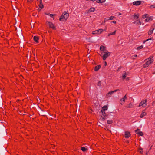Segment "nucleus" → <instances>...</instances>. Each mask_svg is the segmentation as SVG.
Returning a JSON list of instances; mask_svg holds the SVG:
<instances>
[{"mask_svg":"<svg viewBox=\"0 0 155 155\" xmlns=\"http://www.w3.org/2000/svg\"><path fill=\"white\" fill-rule=\"evenodd\" d=\"M65 13L64 15H61L59 18V20L61 21H64L67 20V19L69 17V14L68 12H64Z\"/></svg>","mask_w":155,"mask_h":155,"instance_id":"1","label":"nucleus"},{"mask_svg":"<svg viewBox=\"0 0 155 155\" xmlns=\"http://www.w3.org/2000/svg\"><path fill=\"white\" fill-rule=\"evenodd\" d=\"M146 60L147 61L146 63L143 64V68H146L150 65L151 63L153 61V60L151 58H149L146 59Z\"/></svg>","mask_w":155,"mask_h":155,"instance_id":"2","label":"nucleus"},{"mask_svg":"<svg viewBox=\"0 0 155 155\" xmlns=\"http://www.w3.org/2000/svg\"><path fill=\"white\" fill-rule=\"evenodd\" d=\"M104 54V55L102 56L103 59L104 60H105L106 58L109 57L110 54V53L107 51H104L103 52V54Z\"/></svg>","mask_w":155,"mask_h":155,"instance_id":"3","label":"nucleus"},{"mask_svg":"<svg viewBox=\"0 0 155 155\" xmlns=\"http://www.w3.org/2000/svg\"><path fill=\"white\" fill-rule=\"evenodd\" d=\"M6 133V129L4 125L0 127V133L1 134H5Z\"/></svg>","mask_w":155,"mask_h":155,"instance_id":"4","label":"nucleus"},{"mask_svg":"<svg viewBox=\"0 0 155 155\" xmlns=\"http://www.w3.org/2000/svg\"><path fill=\"white\" fill-rule=\"evenodd\" d=\"M100 49L101 51H102V52L101 53V54L100 55L101 56H102V54H103V52H104V51H107V50L106 49L105 47L104 46H103V45H101L100 47Z\"/></svg>","mask_w":155,"mask_h":155,"instance_id":"5","label":"nucleus"},{"mask_svg":"<svg viewBox=\"0 0 155 155\" xmlns=\"http://www.w3.org/2000/svg\"><path fill=\"white\" fill-rule=\"evenodd\" d=\"M118 90H119V89H116V90H114V91H110L106 94V96L108 97H110V95H111L113 93H114L115 92H116V91H118Z\"/></svg>","mask_w":155,"mask_h":155,"instance_id":"6","label":"nucleus"},{"mask_svg":"<svg viewBox=\"0 0 155 155\" xmlns=\"http://www.w3.org/2000/svg\"><path fill=\"white\" fill-rule=\"evenodd\" d=\"M47 23L48 25L50 28H52L53 29H55V27L52 22L49 21H47Z\"/></svg>","mask_w":155,"mask_h":155,"instance_id":"7","label":"nucleus"},{"mask_svg":"<svg viewBox=\"0 0 155 155\" xmlns=\"http://www.w3.org/2000/svg\"><path fill=\"white\" fill-rule=\"evenodd\" d=\"M141 3V1H134L133 2V5H140Z\"/></svg>","mask_w":155,"mask_h":155,"instance_id":"8","label":"nucleus"},{"mask_svg":"<svg viewBox=\"0 0 155 155\" xmlns=\"http://www.w3.org/2000/svg\"><path fill=\"white\" fill-rule=\"evenodd\" d=\"M130 132L128 131H125V137L126 138H128L130 136Z\"/></svg>","mask_w":155,"mask_h":155,"instance_id":"9","label":"nucleus"},{"mask_svg":"<svg viewBox=\"0 0 155 155\" xmlns=\"http://www.w3.org/2000/svg\"><path fill=\"white\" fill-rule=\"evenodd\" d=\"M140 130L139 129H137V130H135V132L137 134H138L141 136H143V134L142 131H140V132H137V131H139Z\"/></svg>","mask_w":155,"mask_h":155,"instance_id":"10","label":"nucleus"},{"mask_svg":"<svg viewBox=\"0 0 155 155\" xmlns=\"http://www.w3.org/2000/svg\"><path fill=\"white\" fill-rule=\"evenodd\" d=\"M39 6V8H40L41 9L43 8L44 6L42 4V0H40Z\"/></svg>","mask_w":155,"mask_h":155,"instance_id":"11","label":"nucleus"},{"mask_svg":"<svg viewBox=\"0 0 155 155\" xmlns=\"http://www.w3.org/2000/svg\"><path fill=\"white\" fill-rule=\"evenodd\" d=\"M101 65H99L97 66H96L94 68V70L95 71H97L99 69L101 68Z\"/></svg>","mask_w":155,"mask_h":155,"instance_id":"12","label":"nucleus"},{"mask_svg":"<svg viewBox=\"0 0 155 155\" xmlns=\"http://www.w3.org/2000/svg\"><path fill=\"white\" fill-rule=\"evenodd\" d=\"M154 29V28H152L149 30L148 32V34L149 35H151L153 33V31Z\"/></svg>","mask_w":155,"mask_h":155,"instance_id":"13","label":"nucleus"},{"mask_svg":"<svg viewBox=\"0 0 155 155\" xmlns=\"http://www.w3.org/2000/svg\"><path fill=\"white\" fill-rule=\"evenodd\" d=\"M33 39L34 40V41L36 42V43L38 42V41L39 39V37H38L37 36H35L34 37Z\"/></svg>","mask_w":155,"mask_h":155,"instance_id":"14","label":"nucleus"},{"mask_svg":"<svg viewBox=\"0 0 155 155\" xmlns=\"http://www.w3.org/2000/svg\"><path fill=\"white\" fill-rule=\"evenodd\" d=\"M147 101V100L146 99L145 100L142 101H141V102L143 105V107H144L146 106L147 105L146 102Z\"/></svg>","mask_w":155,"mask_h":155,"instance_id":"15","label":"nucleus"},{"mask_svg":"<svg viewBox=\"0 0 155 155\" xmlns=\"http://www.w3.org/2000/svg\"><path fill=\"white\" fill-rule=\"evenodd\" d=\"M134 107L133 104L131 103L128 104L127 106L126 107L127 108H133Z\"/></svg>","mask_w":155,"mask_h":155,"instance_id":"16","label":"nucleus"},{"mask_svg":"<svg viewBox=\"0 0 155 155\" xmlns=\"http://www.w3.org/2000/svg\"><path fill=\"white\" fill-rule=\"evenodd\" d=\"M147 114V113L146 112H143L140 115V117L141 118H143L144 116H145Z\"/></svg>","mask_w":155,"mask_h":155,"instance_id":"17","label":"nucleus"},{"mask_svg":"<svg viewBox=\"0 0 155 155\" xmlns=\"http://www.w3.org/2000/svg\"><path fill=\"white\" fill-rule=\"evenodd\" d=\"M107 106L105 105L103 106V107L102 108V109L101 110L105 111L107 110Z\"/></svg>","mask_w":155,"mask_h":155,"instance_id":"18","label":"nucleus"},{"mask_svg":"<svg viewBox=\"0 0 155 155\" xmlns=\"http://www.w3.org/2000/svg\"><path fill=\"white\" fill-rule=\"evenodd\" d=\"M134 24H138L139 25H141V22L139 20H137L135 21L133 23Z\"/></svg>","mask_w":155,"mask_h":155,"instance_id":"19","label":"nucleus"},{"mask_svg":"<svg viewBox=\"0 0 155 155\" xmlns=\"http://www.w3.org/2000/svg\"><path fill=\"white\" fill-rule=\"evenodd\" d=\"M101 112L102 115L104 116L105 117H106V116H107V115H106V114L105 112V111L101 110Z\"/></svg>","mask_w":155,"mask_h":155,"instance_id":"20","label":"nucleus"},{"mask_svg":"<svg viewBox=\"0 0 155 155\" xmlns=\"http://www.w3.org/2000/svg\"><path fill=\"white\" fill-rule=\"evenodd\" d=\"M134 15H135L134 16V18L135 19H138L139 17V14H135Z\"/></svg>","mask_w":155,"mask_h":155,"instance_id":"21","label":"nucleus"},{"mask_svg":"<svg viewBox=\"0 0 155 155\" xmlns=\"http://www.w3.org/2000/svg\"><path fill=\"white\" fill-rule=\"evenodd\" d=\"M123 74V75L122 76V78L123 79H124L126 78V75H127V74L125 71H124V72Z\"/></svg>","mask_w":155,"mask_h":155,"instance_id":"22","label":"nucleus"},{"mask_svg":"<svg viewBox=\"0 0 155 155\" xmlns=\"http://www.w3.org/2000/svg\"><path fill=\"white\" fill-rule=\"evenodd\" d=\"M125 102V100L123 98H122L120 101V103L121 104H124Z\"/></svg>","mask_w":155,"mask_h":155,"instance_id":"23","label":"nucleus"},{"mask_svg":"<svg viewBox=\"0 0 155 155\" xmlns=\"http://www.w3.org/2000/svg\"><path fill=\"white\" fill-rule=\"evenodd\" d=\"M81 149L84 152L86 150H87V148H85V147H81Z\"/></svg>","mask_w":155,"mask_h":155,"instance_id":"24","label":"nucleus"},{"mask_svg":"<svg viewBox=\"0 0 155 155\" xmlns=\"http://www.w3.org/2000/svg\"><path fill=\"white\" fill-rule=\"evenodd\" d=\"M95 10V8H91L89 10V11L91 12H93Z\"/></svg>","mask_w":155,"mask_h":155,"instance_id":"25","label":"nucleus"},{"mask_svg":"<svg viewBox=\"0 0 155 155\" xmlns=\"http://www.w3.org/2000/svg\"><path fill=\"white\" fill-rule=\"evenodd\" d=\"M98 34L101 33L103 31V30L102 29H99L97 30Z\"/></svg>","mask_w":155,"mask_h":155,"instance_id":"26","label":"nucleus"},{"mask_svg":"<svg viewBox=\"0 0 155 155\" xmlns=\"http://www.w3.org/2000/svg\"><path fill=\"white\" fill-rule=\"evenodd\" d=\"M116 31V30H115V31L114 32H113L112 33H110L108 34V36H109L111 35H114L115 34Z\"/></svg>","mask_w":155,"mask_h":155,"instance_id":"27","label":"nucleus"},{"mask_svg":"<svg viewBox=\"0 0 155 155\" xmlns=\"http://www.w3.org/2000/svg\"><path fill=\"white\" fill-rule=\"evenodd\" d=\"M143 45H141V46L137 47V50H139L141 49L142 48H143Z\"/></svg>","mask_w":155,"mask_h":155,"instance_id":"28","label":"nucleus"},{"mask_svg":"<svg viewBox=\"0 0 155 155\" xmlns=\"http://www.w3.org/2000/svg\"><path fill=\"white\" fill-rule=\"evenodd\" d=\"M139 152L141 154H142L143 152V149L141 147H140L139 150Z\"/></svg>","mask_w":155,"mask_h":155,"instance_id":"29","label":"nucleus"},{"mask_svg":"<svg viewBox=\"0 0 155 155\" xmlns=\"http://www.w3.org/2000/svg\"><path fill=\"white\" fill-rule=\"evenodd\" d=\"M92 33L93 34H98V33L97 30H96L95 31H93L92 32Z\"/></svg>","mask_w":155,"mask_h":155,"instance_id":"30","label":"nucleus"},{"mask_svg":"<svg viewBox=\"0 0 155 155\" xmlns=\"http://www.w3.org/2000/svg\"><path fill=\"white\" fill-rule=\"evenodd\" d=\"M150 8H155V5H153L150 6Z\"/></svg>","mask_w":155,"mask_h":155,"instance_id":"31","label":"nucleus"},{"mask_svg":"<svg viewBox=\"0 0 155 155\" xmlns=\"http://www.w3.org/2000/svg\"><path fill=\"white\" fill-rule=\"evenodd\" d=\"M148 14H145L143 16V18L148 17Z\"/></svg>","mask_w":155,"mask_h":155,"instance_id":"32","label":"nucleus"},{"mask_svg":"<svg viewBox=\"0 0 155 155\" xmlns=\"http://www.w3.org/2000/svg\"><path fill=\"white\" fill-rule=\"evenodd\" d=\"M113 123V121L112 120H107V123L109 124H111Z\"/></svg>","mask_w":155,"mask_h":155,"instance_id":"33","label":"nucleus"},{"mask_svg":"<svg viewBox=\"0 0 155 155\" xmlns=\"http://www.w3.org/2000/svg\"><path fill=\"white\" fill-rule=\"evenodd\" d=\"M109 20V18H105L104 19V23H105L106 21H107Z\"/></svg>","mask_w":155,"mask_h":155,"instance_id":"34","label":"nucleus"},{"mask_svg":"<svg viewBox=\"0 0 155 155\" xmlns=\"http://www.w3.org/2000/svg\"><path fill=\"white\" fill-rule=\"evenodd\" d=\"M105 117L104 116L103 117L102 116H101V119L102 120H105Z\"/></svg>","mask_w":155,"mask_h":155,"instance_id":"35","label":"nucleus"},{"mask_svg":"<svg viewBox=\"0 0 155 155\" xmlns=\"http://www.w3.org/2000/svg\"><path fill=\"white\" fill-rule=\"evenodd\" d=\"M101 81H99L98 83H97V85L99 86H100L101 85Z\"/></svg>","mask_w":155,"mask_h":155,"instance_id":"36","label":"nucleus"},{"mask_svg":"<svg viewBox=\"0 0 155 155\" xmlns=\"http://www.w3.org/2000/svg\"><path fill=\"white\" fill-rule=\"evenodd\" d=\"M151 40V38H149V39H147V40H145V41H143V43H144L145 42H146V41H149V40Z\"/></svg>","mask_w":155,"mask_h":155,"instance_id":"37","label":"nucleus"},{"mask_svg":"<svg viewBox=\"0 0 155 155\" xmlns=\"http://www.w3.org/2000/svg\"><path fill=\"white\" fill-rule=\"evenodd\" d=\"M114 18V17L113 16H111L109 18V20H113V18Z\"/></svg>","mask_w":155,"mask_h":155,"instance_id":"38","label":"nucleus"},{"mask_svg":"<svg viewBox=\"0 0 155 155\" xmlns=\"http://www.w3.org/2000/svg\"><path fill=\"white\" fill-rule=\"evenodd\" d=\"M149 18V19H150V20L152 21L153 19V17L151 16L148 18Z\"/></svg>","mask_w":155,"mask_h":155,"instance_id":"39","label":"nucleus"},{"mask_svg":"<svg viewBox=\"0 0 155 155\" xmlns=\"http://www.w3.org/2000/svg\"><path fill=\"white\" fill-rule=\"evenodd\" d=\"M98 3H102V2L101 1V0H97L96 1Z\"/></svg>","mask_w":155,"mask_h":155,"instance_id":"40","label":"nucleus"},{"mask_svg":"<svg viewBox=\"0 0 155 155\" xmlns=\"http://www.w3.org/2000/svg\"><path fill=\"white\" fill-rule=\"evenodd\" d=\"M145 21L146 22H149L150 20L149 18H148L146 19Z\"/></svg>","mask_w":155,"mask_h":155,"instance_id":"41","label":"nucleus"},{"mask_svg":"<svg viewBox=\"0 0 155 155\" xmlns=\"http://www.w3.org/2000/svg\"><path fill=\"white\" fill-rule=\"evenodd\" d=\"M140 106H142L143 107V105L141 102L140 103V104L139 105V107H140Z\"/></svg>","mask_w":155,"mask_h":155,"instance_id":"42","label":"nucleus"},{"mask_svg":"<svg viewBox=\"0 0 155 155\" xmlns=\"http://www.w3.org/2000/svg\"><path fill=\"white\" fill-rule=\"evenodd\" d=\"M55 15H54V14H49V15L51 17H52L53 16H54Z\"/></svg>","mask_w":155,"mask_h":155,"instance_id":"43","label":"nucleus"},{"mask_svg":"<svg viewBox=\"0 0 155 155\" xmlns=\"http://www.w3.org/2000/svg\"><path fill=\"white\" fill-rule=\"evenodd\" d=\"M122 98L124 99V100L125 99H126L127 98L126 95H125Z\"/></svg>","mask_w":155,"mask_h":155,"instance_id":"44","label":"nucleus"},{"mask_svg":"<svg viewBox=\"0 0 155 155\" xmlns=\"http://www.w3.org/2000/svg\"><path fill=\"white\" fill-rule=\"evenodd\" d=\"M112 22L114 24L116 23V21H113Z\"/></svg>","mask_w":155,"mask_h":155,"instance_id":"45","label":"nucleus"},{"mask_svg":"<svg viewBox=\"0 0 155 155\" xmlns=\"http://www.w3.org/2000/svg\"><path fill=\"white\" fill-rule=\"evenodd\" d=\"M104 63H105V66H106V65H107V62H106V61H105V62H104Z\"/></svg>","mask_w":155,"mask_h":155,"instance_id":"46","label":"nucleus"},{"mask_svg":"<svg viewBox=\"0 0 155 155\" xmlns=\"http://www.w3.org/2000/svg\"><path fill=\"white\" fill-rule=\"evenodd\" d=\"M155 104V102L154 101L153 102V103H152V105H154V104Z\"/></svg>","mask_w":155,"mask_h":155,"instance_id":"47","label":"nucleus"},{"mask_svg":"<svg viewBox=\"0 0 155 155\" xmlns=\"http://www.w3.org/2000/svg\"><path fill=\"white\" fill-rule=\"evenodd\" d=\"M121 66H120L119 68H118V70H119L120 69H121Z\"/></svg>","mask_w":155,"mask_h":155,"instance_id":"48","label":"nucleus"},{"mask_svg":"<svg viewBox=\"0 0 155 155\" xmlns=\"http://www.w3.org/2000/svg\"><path fill=\"white\" fill-rule=\"evenodd\" d=\"M134 57H137V55H134Z\"/></svg>","mask_w":155,"mask_h":155,"instance_id":"49","label":"nucleus"},{"mask_svg":"<svg viewBox=\"0 0 155 155\" xmlns=\"http://www.w3.org/2000/svg\"><path fill=\"white\" fill-rule=\"evenodd\" d=\"M105 1H106V0H104L103 1V2H102V3L104 2H105Z\"/></svg>","mask_w":155,"mask_h":155,"instance_id":"50","label":"nucleus"},{"mask_svg":"<svg viewBox=\"0 0 155 155\" xmlns=\"http://www.w3.org/2000/svg\"><path fill=\"white\" fill-rule=\"evenodd\" d=\"M65 13L64 12L63 13H62V15H64V14Z\"/></svg>","mask_w":155,"mask_h":155,"instance_id":"51","label":"nucleus"},{"mask_svg":"<svg viewBox=\"0 0 155 155\" xmlns=\"http://www.w3.org/2000/svg\"><path fill=\"white\" fill-rule=\"evenodd\" d=\"M65 13L64 12L63 13H62V15H64V14Z\"/></svg>","mask_w":155,"mask_h":155,"instance_id":"52","label":"nucleus"},{"mask_svg":"<svg viewBox=\"0 0 155 155\" xmlns=\"http://www.w3.org/2000/svg\"><path fill=\"white\" fill-rule=\"evenodd\" d=\"M45 14H46V15H49V14H46V13H45Z\"/></svg>","mask_w":155,"mask_h":155,"instance_id":"53","label":"nucleus"},{"mask_svg":"<svg viewBox=\"0 0 155 155\" xmlns=\"http://www.w3.org/2000/svg\"><path fill=\"white\" fill-rule=\"evenodd\" d=\"M121 15V14L120 13L119 14V15Z\"/></svg>","mask_w":155,"mask_h":155,"instance_id":"54","label":"nucleus"},{"mask_svg":"<svg viewBox=\"0 0 155 155\" xmlns=\"http://www.w3.org/2000/svg\"><path fill=\"white\" fill-rule=\"evenodd\" d=\"M126 79H127V80H128V79H129L128 78H126Z\"/></svg>","mask_w":155,"mask_h":155,"instance_id":"55","label":"nucleus"},{"mask_svg":"<svg viewBox=\"0 0 155 155\" xmlns=\"http://www.w3.org/2000/svg\"><path fill=\"white\" fill-rule=\"evenodd\" d=\"M38 11H40L41 10V9H38Z\"/></svg>","mask_w":155,"mask_h":155,"instance_id":"56","label":"nucleus"},{"mask_svg":"<svg viewBox=\"0 0 155 155\" xmlns=\"http://www.w3.org/2000/svg\"><path fill=\"white\" fill-rule=\"evenodd\" d=\"M146 155H147V153H146Z\"/></svg>","mask_w":155,"mask_h":155,"instance_id":"57","label":"nucleus"},{"mask_svg":"<svg viewBox=\"0 0 155 155\" xmlns=\"http://www.w3.org/2000/svg\"><path fill=\"white\" fill-rule=\"evenodd\" d=\"M105 30H106V29H104V31H105Z\"/></svg>","mask_w":155,"mask_h":155,"instance_id":"58","label":"nucleus"},{"mask_svg":"<svg viewBox=\"0 0 155 155\" xmlns=\"http://www.w3.org/2000/svg\"><path fill=\"white\" fill-rule=\"evenodd\" d=\"M28 2H29V0H28Z\"/></svg>","mask_w":155,"mask_h":155,"instance_id":"59","label":"nucleus"}]
</instances>
